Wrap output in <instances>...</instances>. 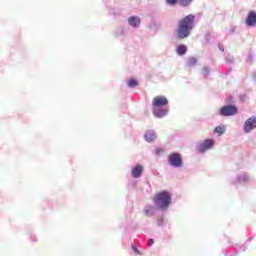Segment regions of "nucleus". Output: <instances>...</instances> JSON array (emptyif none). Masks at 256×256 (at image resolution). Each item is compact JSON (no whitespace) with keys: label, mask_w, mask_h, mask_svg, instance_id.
Returning a JSON list of instances; mask_svg holds the SVG:
<instances>
[{"label":"nucleus","mask_w":256,"mask_h":256,"mask_svg":"<svg viewBox=\"0 0 256 256\" xmlns=\"http://www.w3.org/2000/svg\"><path fill=\"white\" fill-rule=\"evenodd\" d=\"M195 27V15L189 14L178 21L176 29L177 39H187Z\"/></svg>","instance_id":"nucleus-1"},{"label":"nucleus","mask_w":256,"mask_h":256,"mask_svg":"<svg viewBox=\"0 0 256 256\" xmlns=\"http://www.w3.org/2000/svg\"><path fill=\"white\" fill-rule=\"evenodd\" d=\"M169 100L165 96H156L152 100V113L154 117L157 119H163V117H167L169 115Z\"/></svg>","instance_id":"nucleus-2"},{"label":"nucleus","mask_w":256,"mask_h":256,"mask_svg":"<svg viewBox=\"0 0 256 256\" xmlns=\"http://www.w3.org/2000/svg\"><path fill=\"white\" fill-rule=\"evenodd\" d=\"M172 201L173 198L171 197V192L167 190L156 193L153 198V203L159 211H167V209L171 207Z\"/></svg>","instance_id":"nucleus-3"},{"label":"nucleus","mask_w":256,"mask_h":256,"mask_svg":"<svg viewBox=\"0 0 256 256\" xmlns=\"http://www.w3.org/2000/svg\"><path fill=\"white\" fill-rule=\"evenodd\" d=\"M168 165L174 169L183 167V156L179 152H173L168 156Z\"/></svg>","instance_id":"nucleus-4"},{"label":"nucleus","mask_w":256,"mask_h":256,"mask_svg":"<svg viewBox=\"0 0 256 256\" xmlns=\"http://www.w3.org/2000/svg\"><path fill=\"white\" fill-rule=\"evenodd\" d=\"M237 113H239V109L237 106L231 104L222 106L218 111L220 117H233Z\"/></svg>","instance_id":"nucleus-5"},{"label":"nucleus","mask_w":256,"mask_h":256,"mask_svg":"<svg viewBox=\"0 0 256 256\" xmlns=\"http://www.w3.org/2000/svg\"><path fill=\"white\" fill-rule=\"evenodd\" d=\"M214 146L215 140L213 138H207L196 146V151L203 154L206 151H210V149H213Z\"/></svg>","instance_id":"nucleus-6"},{"label":"nucleus","mask_w":256,"mask_h":256,"mask_svg":"<svg viewBox=\"0 0 256 256\" xmlns=\"http://www.w3.org/2000/svg\"><path fill=\"white\" fill-rule=\"evenodd\" d=\"M256 129V116H252L244 122L243 126V132L244 133H251V131H254Z\"/></svg>","instance_id":"nucleus-7"},{"label":"nucleus","mask_w":256,"mask_h":256,"mask_svg":"<svg viewBox=\"0 0 256 256\" xmlns=\"http://www.w3.org/2000/svg\"><path fill=\"white\" fill-rule=\"evenodd\" d=\"M251 181V178L249 177V174L242 173L239 174L235 179L231 180L232 185H245V183H249Z\"/></svg>","instance_id":"nucleus-8"},{"label":"nucleus","mask_w":256,"mask_h":256,"mask_svg":"<svg viewBox=\"0 0 256 256\" xmlns=\"http://www.w3.org/2000/svg\"><path fill=\"white\" fill-rule=\"evenodd\" d=\"M144 140L146 143H155V141H157V133L155 130H146L144 133Z\"/></svg>","instance_id":"nucleus-9"},{"label":"nucleus","mask_w":256,"mask_h":256,"mask_svg":"<svg viewBox=\"0 0 256 256\" xmlns=\"http://www.w3.org/2000/svg\"><path fill=\"white\" fill-rule=\"evenodd\" d=\"M245 23L248 27H255V25H256V12H255V10H251L248 13L247 18L245 19Z\"/></svg>","instance_id":"nucleus-10"},{"label":"nucleus","mask_w":256,"mask_h":256,"mask_svg":"<svg viewBox=\"0 0 256 256\" xmlns=\"http://www.w3.org/2000/svg\"><path fill=\"white\" fill-rule=\"evenodd\" d=\"M143 175V166L141 164H137L134 168H132V177L133 179H139Z\"/></svg>","instance_id":"nucleus-11"},{"label":"nucleus","mask_w":256,"mask_h":256,"mask_svg":"<svg viewBox=\"0 0 256 256\" xmlns=\"http://www.w3.org/2000/svg\"><path fill=\"white\" fill-rule=\"evenodd\" d=\"M156 209L157 208H155L153 205H146L143 209V213L146 215V217H153V215H155Z\"/></svg>","instance_id":"nucleus-12"},{"label":"nucleus","mask_w":256,"mask_h":256,"mask_svg":"<svg viewBox=\"0 0 256 256\" xmlns=\"http://www.w3.org/2000/svg\"><path fill=\"white\" fill-rule=\"evenodd\" d=\"M128 23L131 27H139V25H141V18L138 16H131L128 18Z\"/></svg>","instance_id":"nucleus-13"},{"label":"nucleus","mask_w":256,"mask_h":256,"mask_svg":"<svg viewBox=\"0 0 256 256\" xmlns=\"http://www.w3.org/2000/svg\"><path fill=\"white\" fill-rule=\"evenodd\" d=\"M187 51H188V48H187V45L185 44H181L176 47L177 55L183 56L187 53Z\"/></svg>","instance_id":"nucleus-14"},{"label":"nucleus","mask_w":256,"mask_h":256,"mask_svg":"<svg viewBox=\"0 0 256 256\" xmlns=\"http://www.w3.org/2000/svg\"><path fill=\"white\" fill-rule=\"evenodd\" d=\"M225 131H226L225 126L220 125L214 128V133H216L219 137H221V135H224Z\"/></svg>","instance_id":"nucleus-15"},{"label":"nucleus","mask_w":256,"mask_h":256,"mask_svg":"<svg viewBox=\"0 0 256 256\" xmlns=\"http://www.w3.org/2000/svg\"><path fill=\"white\" fill-rule=\"evenodd\" d=\"M178 3L181 7H189L193 0H178Z\"/></svg>","instance_id":"nucleus-16"},{"label":"nucleus","mask_w":256,"mask_h":256,"mask_svg":"<svg viewBox=\"0 0 256 256\" xmlns=\"http://www.w3.org/2000/svg\"><path fill=\"white\" fill-rule=\"evenodd\" d=\"M128 87H130V89H133V87H137V85H139V81L135 80V79H130L127 82Z\"/></svg>","instance_id":"nucleus-17"},{"label":"nucleus","mask_w":256,"mask_h":256,"mask_svg":"<svg viewBox=\"0 0 256 256\" xmlns=\"http://www.w3.org/2000/svg\"><path fill=\"white\" fill-rule=\"evenodd\" d=\"M209 73H211V70L209 69V67L204 66L203 69H202L203 77H209Z\"/></svg>","instance_id":"nucleus-18"},{"label":"nucleus","mask_w":256,"mask_h":256,"mask_svg":"<svg viewBox=\"0 0 256 256\" xmlns=\"http://www.w3.org/2000/svg\"><path fill=\"white\" fill-rule=\"evenodd\" d=\"M198 61H197V58L195 57H190L188 59V65H197Z\"/></svg>","instance_id":"nucleus-19"},{"label":"nucleus","mask_w":256,"mask_h":256,"mask_svg":"<svg viewBox=\"0 0 256 256\" xmlns=\"http://www.w3.org/2000/svg\"><path fill=\"white\" fill-rule=\"evenodd\" d=\"M163 153H165V149H163V148H156L155 149V155H157L158 157L163 155Z\"/></svg>","instance_id":"nucleus-20"},{"label":"nucleus","mask_w":256,"mask_h":256,"mask_svg":"<svg viewBox=\"0 0 256 256\" xmlns=\"http://www.w3.org/2000/svg\"><path fill=\"white\" fill-rule=\"evenodd\" d=\"M157 225H158V227H163V225H165V220L163 217H159L157 219Z\"/></svg>","instance_id":"nucleus-21"},{"label":"nucleus","mask_w":256,"mask_h":256,"mask_svg":"<svg viewBox=\"0 0 256 256\" xmlns=\"http://www.w3.org/2000/svg\"><path fill=\"white\" fill-rule=\"evenodd\" d=\"M131 249L136 255H141V251H139V248L137 246L132 245Z\"/></svg>","instance_id":"nucleus-22"},{"label":"nucleus","mask_w":256,"mask_h":256,"mask_svg":"<svg viewBox=\"0 0 256 256\" xmlns=\"http://www.w3.org/2000/svg\"><path fill=\"white\" fill-rule=\"evenodd\" d=\"M248 97L246 94H241L240 95V101L241 103H245V101H247Z\"/></svg>","instance_id":"nucleus-23"},{"label":"nucleus","mask_w":256,"mask_h":256,"mask_svg":"<svg viewBox=\"0 0 256 256\" xmlns=\"http://www.w3.org/2000/svg\"><path fill=\"white\" fill-rule=\"evenodd\" d=\"M167 5H175L177 4V0H166Z\"/></svg>","instance_id":"nucleus-24"},{"label":"nucleus","mask_w":256,"mask_h":256,"mask_svg":"<svg viewBox=\"0 0 256 256\" xmlns=\"http://www.w3.org/2000/svg\"><path fill=\"white\" fill-rule=\"evenodd\" d=\"M154 243H155V240L153 239V238H150L149 240H148V245L151 247L152 245H154Z\"/></svg>","instance_id":"nucleus-25"},{"label":"nucleus","mask_w":256,"mask_h":256,"mask_svg":"<svg viewBox=\"0 0 256 256\" xmlns=\"http://www.w3.org/2000/svg\"><path fill=\"white\" fill-rule=\"evenodd\" d=\"M32 241H37V238L35 236H31Z\"/></svg>","instance_id":"nucleus-26"}]
</instances>
